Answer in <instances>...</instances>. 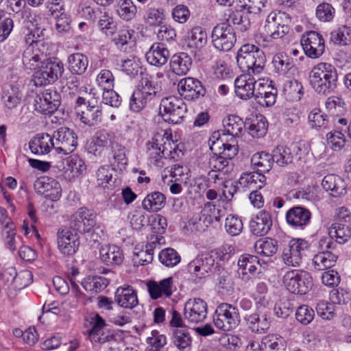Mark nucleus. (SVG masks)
<instances>
[{"label": "nucleus", "mask_w": 351, "mask_h": 351, "mask_svg": "<svg viewBox=\"0 0 351 351\" xmlns=\"http://www.w3.org/2000/svg\"><path fill=\"white\" fill-rule=\"evenodd\" d=\"M81 284L86 291L90 294H95L103 291L108 285L109 280L99 276H88Z\"/></svg>", "instance_id": "obj_40"}, {"label": "nucleus", "mask_w": 351, "mask_h": 351, "mask_svg": "<svg viewBox=\"0 0 351 351\" xmlns=\"http://www.w3.org/2000/svg\"><path fill=\"white\" fill-rule=\"evenodd\" d=\"M311 217V212L302 206H294L290 208L286 214L287 223L293 227L306 226L309 223Z\"/></svg>", "instance_id": "obj_29"}, {"label": "nucleus", "mask_w": 351, "mask_h": 351, "mask_svg": "<svg viewBox=\"0 0 351 351\" xmlns=\"http://www.w3.org/2000/svg\"><path fill=\"white\" fill-rule=\"evenodd\" d=\"M172 342L180 351H189L192 338L187 328L172 329Z\"/></svg>", "instance_id": "obj_38"}, {"label": "nucleus", "mask_w": 351, "mask_h": 351, "mask_svg": "<svg viewBox=\"0 0 351 351\" xmlns=\"http://www.w3.org/2000/svg\"><path fill=\"white\" fill-rule=\"evenodd\" d=\"M80 120L89 126H94L101 120V110L97 99H89L86 109L82 111Z\"/></svg>", "instance_id": "obj_31"}, {"label": "nucleus", "mask_w": 351, "mask_h": 351, "mask_svg": "<svg viewBox=\"0 0 351 351\" xmlns=\"http://www.w3.org/2000/svg\"><path fill=\"white\" fill-rule=\"evenodd\" d=\"M308 247V243L303 239H291L285 247L282 258L287 266H300L304 251Z\"/></svg>", "instance_id": "obj_14"}, {"label": "nucleus", "mask_w": 351, "mask_h": 351, "mask_svg": "<svg viewBox=\"0 0 351 351\" xmlns=\"http://www.w3.org/2000/svg\"><path fill=\"white\" fill-rule=\"evenodd\" d=\"M308 122L311 128L317 130L327 129L330 123L328 117L319 108H314L310 112Z\"/></svg>", "instance_id": "obj_44"}, {"label": "nucleus", "mask_w": 351, "mask_h": 351, "mask_svg": "<svg viewBox=\"0 0 351 351\" xmlns=\"http://www.w3.org/2000/svg\"><path fill=\"white\" fill-rule=\"evenodd\" d=\"M154 102V101L149 97V94L136 88L130 98V108L134 112H139Z\"/></svg>", "instance_id": "obj_41"}, {"label": "nucleus", "mask_w": 351, "mask_h": 351, "mask_svg": "<svg viewBox=\"0 0 351 351\" xmlns=\"http://www.w3.org/2000/svg\"><path fill=\"white\" fill-rule=\"evenodd\" d=\"M213 322L215 325L224 331H229L237 327L240 322L239 310L227 303H222L215 310Z\"/></svg>", "instance_id": "obj_7"}, {"label": "nucleus", "mask_w": 351, "mask_h": 351, "mask_svg": "<svg viewBox=\"0 0 351 351\" xmlns=\"http://www.w3.org/2000/svg\"><path fill=\"white\" fill-rule=\"evenodd\" d=\"M325 106L329 112L337 114H343L348 109L345 101L339 97H328L326 101Z\"/></svg>", "instance_id": "obj_57"}, {"label": "nucleus", "mask_w": 351, "mask_h": 351, "mask_svg": "<svg viewBox=\"0 0 351 351\" xmlns=\"http://www.w3.org/2000/svg\"><path fill=\"white\" fill-rule=\"evenodd\" d=\"M308 78L312 88L318 94L328 95L337 88V72L331 64H316L309 73Z\"/></svg>", "instance_id": "obj_2"}, {"label": "nucleus", "mask_w": 351, "mask_h": 351, "mask_svg": "<svg viewBox=\"0 0 351 351\" xmlns=\"http://www.w3.org/2000/svg\"><path fill=\"white\" fill-rule=\"evenodd\" d=\"M165 197L160 192L148 194L143 200V208L150 212H157L165 205Z\"/></svg>", "instance_id": "obj_43"}, {"label": "nucleus", "mask_w": 351, "mask_h": 351, "mask_svg": "<svg viewBox=\"0 0 351 351\" xmlns=\"http://www.w3.org/2000/svg\"><path fill=\"white\" fill-rule=\"evenodd\" d=\"M315 316L314 311L307 305L299 306L295 312V318L303 325L310 324Z\"/></svg>", "instance_id": "obj_64"}, {"label": "nucleus", "mask_w": 351, "mask_h": 351, "mask_svg": "<svg viewBox=\"0 0 351 351\" xmlns=\"http://www.w3.org/2000/svg\"><path fill=\"white\" fill-rule=\"evenodd\" d=\"M272 226V219L270 214L261 210L250 222V232L256 236H263L268 233Z\"/></svg>", "instance_id": "obj_24"}, {"label": "nucleus", "mask_w": 351, "mask_h": 351, "mask_svg": "<svg viewBox=\"0 0 351 351\" xmlns=\"http://www.w3.org/2000/svg\"><path fill=\"white\" fill-rule=\"evenodd\" d=\"M60 95L54 88H48L37 95L34 99V110L43 114H51L60 105Z\"/></svg>", "instance_id": "obj_12"}, {"label": "nucleus", "mask_w": 351, "mask_h": 351, "mask_svg": "<svg viewBox=\"0 0 351 351\" xmlns=\"http://www.w3.org/2000/svg\"><path fill=\"white\" fill-rule=\"evenodd\" d=\"M137 8L132 0H119L117 13L125 21L132 19L136 13Z\"/></svg>", "instance_id": "obj_55"}, {"label": "nucleus", "mask_w": 351, "mask_h": 351, "mask_svg": "<svg viewBox=\"0 0 351 351\" xmlns=\"http://www.w3.org/2000/svg\"><path fill=\"white\" fill-rule=\"evenodd\" d=\"M291 18L285 12H271L266 19L264 33L272 39L284 37L289 32Z\"/></svg>", "instance_id": "obj_4"}, {"label": "nucleus", "mask_w": 351, "mask_h": 351, "mask_svg": "<svg viewBox=\"0 0 351 351\" xmlns=\"http://www.w3.org/2000/svg\"><path fill=\"white\" fill-rule=\"evenodd\" d=\"M274 162H276L279 166H284L292 162L293 155L291 149L282 146L277 147L273 151Z\"/></svg>", "instance_id": "obj_56"}, {"label": "nucleus", "mask_w": 351, "mask_h": 351, "mask_svg": "<svg viewBox=\"0 0 351 351\" xmlns=\"http://www.w3.org/2000/svg\"><path fill=\"white\" fill-rule=\"evenodd\" d=\"M213 45L219 51L230 50L236 42V36L233 27L227 23L216 25L212 32Z\"/></svg>", "instance_id": "obj_10"}, {"label": "nucleus", "mask_w": 351, "mask_h": 351, "mask_svg": "<svg viewBox=\"0 0 351 351\" xmlns=\"http://www.w3.org/2000/svg\"><path fill=\"white\" fill-rule=\"evenodd\" d=\"M115 301L120 306L130 309L135 307L138 303L136 292L129 285H124L117 289Z\"/></svg>", "instance_id": "obj_28"}, {"label": "nucleus", "mask_w": 351, "mask_h": 351, "mask_svg": "<svg viewBox=\"0 0 351 351\" xmlns=\"http://www.w3.org/2000/svg\"><path fill=\"white\" fill-rule=\"evenodd\" d=\"M171 145V142L168 138H164L161 136H156L152 138L151 141L147 143V149L149 158L151 162L155 165H158L160 160L166 157V145Z\"/></svg>", "instance_id": "obj_21"}, {"label": "nucleus", "mask_w": 351, "mask_h": 351, "mask_svg": "<svg viewBox=\"0 0 351 351\" xmlns=\"http://www.w3.org/2000/svg\"><path fill=\"white\" fill-rule=\"evenodd\" d=\"M169 64L173 73L178 75H183L189 71L192 60L187 53H178L171 58Z\"/></svg>", "instance_id": "obj_35"}, {"label": "nucleus", "mask_w": 351, "mask_h": 351, "mask_svg": "<svg viewBox=\"0 0 351 351\" xmlns=\"http://www.w3.org/2000/svg\"><path fill=\"white\" fill-rule=\"evenodd\" d=\"M34 186L38 193L43 194L51 201L60 199L62 193L60 184L52 178L44 177L36 181Z\"/></svg>", "instance_id": "obj_20"}, {"label": "nucleus", "mask_w": 351, "mask_h": 351, "mask_svg": "<svg viewBox=\"0 0 351 351\" xmlns=\"http://www.w3.org/2000/svg\"><path fill=\"white\" fill-rule=\"evenodd\" d=\"M329 239L321 240V248L335 249L336 243L332 241L335 239L338 243H344L351 237V223H334L328 229Z\"/></svg>", "instance_id": "obj_13"}, {"label": "nucleus", "mask_w": 351, "mask_h": 351, "mask_svg": "<svg viewBox=\"0 0 351 351\" xmlns=\"http://www.w3.org/2000/svg\"><path fill=\"white\" fill-rule=\"evenodd\" d=\"M206 43L207 34L206 31L202 27H194L189 35V47L200 50Z\"/></svg>", "instance_id": "obj_51"}, {"label": "nucleus", "mask_w": 351, "mask_h": 351, "mask_svg": "<svg viewBox=\"0 0 351 351\" xmlns=\"http://www.w3.org/2000/svg\"><path fill=\"white\" fill-rule=\"evenodd\" d=\"M283 90L292 101H299L304 93L302 85L296 80L287 81L284 85Z\"/></svg>", "instance_id": "obj_54"}, {"label": "nucleus", "mask_w": 351, "mask_h": 351, "mask_svg": "<svg viewBox=\"0 0 351 351\" xmlns=\"http://www.w3.org/2000/svg\"><path fill=\"white\" fill-rule=\"evenodd\" d=\"M304 53L311 58H317L324 51V40L321 34L315 31L304 33L300 40Z\"/></svg>", "instance_id": "obj_15"}, {"label": "nucleus", "mask_w": 351, "mask_h": 351, "mask_svg": "<svg viewBox=\"0 0 351 351\" xmlns=\"http://www.w3.org/2000/svg\"><path fill=\"white\" fill-rule=\"evenodd\" d=\"M237 62L244 73L234 80L236 95L245 100L255 97V76L261 73L265 66V52L256 45H243L237 52Z\"/></svg>", "instance_id": "obj_1"}, {"label": "nucleus", "mask_w": 351, "mask_h": 351, "mask_svg": "<svg viewBox=\"0 0 351 351\" xmlns=\"http://www.w3.org/2000/svg\"><path fill=\"white\" fill-rule=\"evenodd\" d=\"M254 249L258 254L271 257L278 251V242L271 238L258 240L254 244Z\"/></svg>", "instance_id": "obj_47"}, {"label": "nucleus", "mask_w": 351, "mask_h": 351, "mask_svg": "<svg viewBox=\"0 0 351 351\" xmlns=\"http://www.w3.org/2000/svg\"><path fill=\"white\" fill-rule=\"evenodd\" d=\"M96 224V214L84 207L79 208L70 219V228L82 234H92Z\"/></svg>", "instance_id": "obj_8"}, {"label": "nucleus", "mask_w": 351, "mask_h": 351, "mask_svg": "<svg viewBox=\"0 0 351 351\" xmlns=\"http://www.w3.org/2000/svg\"><path fill=\"white\" fill-rule=\"evenodd\" d=\"M213 221V216L205 215L204 213L194 214L188 221L191 231L204 232Z\"/></svg>", "instance_id": "obj_45"}, {"label": "nucleus", "mask_w": 351, "mask_h": 351, "mask_svg": "<svg viewBox=\"0 0 351 351\" xmlns=\"http://www.w3.org/2000/svg\"><path fill=\"white\" fill-rule=\"evenodd\" d=\"M273 64L280 74H285L293 67V63L289 58L284 54L278 53L274 56Z\"/></svg>", "instance_id": "obj_63"}, {"label": "nucleus", "mask_w": 351, "mask_h": 351, "mask_svg": "<svg viewBox=\"0 0 351 351\" xmlns=\"http://www.w3.org/2000/svg\"><path fill=\"white\" fill-rule=\"evenodd\" d=\"M283 283L289 292L300 295L307 293L313 287L311 274L299 269L287 271L283 277Z\"/></svg>", "instance_id": "obj_5"}, {"label": "nucleus", "mask_w": 351, "mask_h": 351, "mask_svg": "<svg viewBox=\"0 0 351 351\" xmlns=\"http://www.w3.org/2000/svg\"><path fill=\"white\" fill-rule=\"evenodd\" d=\"M1 99L8 109L16 108L21 99L19 88L12 86H5L3 90Z\"/></svg>", "instance_id": "obj_48"}, {"label": "nucleus", "mask_w": 351, "mask_h": 351, "mask_svg": "<svg viewBox=\"0 0 351 351\" xmlns=\"http://www.w3.org/2000/svg\"><path fill=\"white\" fill-rule=\"evenodd\" d=\"M251 161L260 172H269L274 162L273 155L265 152L254 154Z\"/></svg>", "instance_id": "obj_50"}, {"label": "nucleus", "mask_w": 351, "mask_h": 351, "mask_svg": "<svg viewBox=\"0 0 351 351\" xmlns=\"http://www.w3.org/2000/svg\"><path fill=\"white\" fill-rule=\"evenodd\" d=\"M259 264V258L256 256L243 254L238 261V277L244 282L250 280L251 274L256 270V265Z\"/></svg>", "instance_id": "obj_25"}, {"label": "nucleus", "mask_w": 351, "mask_h": 351, "mask_svg": "<svg viewBox=\"0 0 351 351\" xmlns=\"http://www.w3.org/2000/svg\"><path fill=\"white\" fill-rule=\"evenodd\" d=\"M225 137L221 136L219 132H214L212 134L210 141H212L210 145V149L217 151V149H221L223 148L222 152L220 155L224 156L231 161V159L237 154L238 149L234 145L228 143H225Z\"/></svg>", "instance_id": "obj_32"}, {"label": "nucleus", "mask_w": 351, "mask_h": 351, "mask_svg": "<svg viewBox=\"0 0 351 351\" xmlns=\"http://www.w3.org/2000/svg\"><path fill=\"white\" fill-rule=\"evenodd\" d=\"M116 137L112 132H109L106 130H102L96 134L92 138L91 144L93 145V149L96 155V152H100V149L104 147H110L111 148L112 144L115 143Z\"/></svg>", "instance_id": "obj_42"}, {"label": "nucleus", "mask_w": 351, "mask_h": 351, "mask_svg": "<svg viewBox=\"0 0 351 351\" xmlns=\"http://www.w3.org/2000/svg\"><path fill=\"white\" fill-rule=\"evenodd\" d=\"M248 328L256 332H261L270 326L269 317L265 313L256 312L247 315L245 317Z\"/></svg>", "instance_id": "obj_36"}, {"label": "nucleus", "mask_w": 351, "mask_h": 351, "mask_svg": "<svg viewBox=\"0 0 351 351\" xmlns=\"http://www.w3.org/2000/svg\"><path fill=\"white\" fill-rule=\"evenodd\" d=\"M42 45L39 42L33 40L25 49L23 53V64L30 70L36 69L38 66L45 62V54L40 48Z\"/></svg>", "instance_id": "obj_19"}, {"label": "nucleus", "mask_w": 351, "mask_h": 351, "mask_svg": "<svg viewBox=\"0 0 351 351\" xmlns=\"http://www.w3.org/2000/svg\"><path fill=\"white\" fill-rule=\"evenodd\" d=\"M113 171L114 169L108 165L99 167L96 173L97 184L103 188L112 186V184L110 182Z\"/></svg>", "instance_id": "obj_59"}, {"label": "nucleus", "mask_w": 351, "mask_h": 351, "mask_svg": "<svg viewBox=\"0 0 351 351\" xmlns=\"http://www.w3.org/2000/svg\"><path fill=\"white\" fill-rule=\"evenodd\" d=\"M207 313V304L200 298L190 299L185 304L184 316L189 323L198 324L204 321Z\"/></svg>", "instance_id": "obj_16"}, {"label": "nucleus", "mask_w": 351, "mask_h": 351, "mask_svg": "<svg viewBox=\"0 0 351 351\" xmlns=\"http://www.w3.org/2000/svg\"><path fill=\"white\" fill-rule=\"evenodd\" d=\"M322 185L326 191H330L333 197H339L346 193V183L339 176L329 174L322 180Z\"/></svg>", "instance_id": "obj_30"}, {"label": "nucleus", "mask_w": 351, "mask_h": 351, "mask_svg": "<svg viewBox=\"0 0 351 351\" xmlns=\"http://www.w3.org/2000/svg\"><path fill=\"white\" fill-rule=\"evenodd\" d=\"M248 14L251 13L241 5V9L232 12L229 16L228 21L238 25L240 31L245 32L250 28L251 25Z\"/></svg>", "instance_id": "obj_46"}, {"label": "nucleus", "mask_w": 351, "mask_h": 351, "mask_svg": "<svg viewBox=\"0 0 351 351\" xmlns=\"http://www.w3.org/2000/svg\"><path fill=\"white\" fill-rule=\"evenodd\" d=\"M159 110L165 121L178 124L182 121L187 109L186 104L181 99L169 97L161 100Z\"/></svg>", "instance_id": "obj_6"}, {"label": "nucleus", "mask_w": 351, "mask_h": 351, "mask_svg": "<svg viewBox=\"0 0 351 351\" xmlns=\"http://www.w3.org/2000/svg\"><path fill=\"white\" fill-rule=\"evenodd\" d=\"M335 14V9L328 3H319L315 10L316 18L322 22L331 21Z\"/></svg>", "instance_id": "obj_58"}, {"label": "nucleus", "mask_w": 351, "mask_h": 351, "mask_svg": "<svg viewBox=\"0 0 351 351\" xmlns=\"http://www.w3.org/2000/svg\"><path fill=\"white\" fill-rule=\"evenodd\" d=\"M62 62L56 58L47 59L32 77V81L36 86H45L55 82L64 72Z\"/></svg>", "instance_id": "obj_3"}, {"label": "nucleus", "mask_w": 351, "mask_h": 351, "mask_svg": "<svg viewBox=\"0 0 351 351\" xmlns=\"http://www.w3.org/2000/svg\"><path fill=\"white\" fill-rule=\"evenodd\" d=\"M178 90L180 95L187 100L197 99L206 93L201 82L193 77H186L180 80Z\"/></svg>", "instance_id": "obj_17"}, {"label": "nucleus", "mask_w": 351, "mask_h": 351, "mask_svg": "<svg viewBox=\"0 0 351 351\" xmlns=\"http://www.w3.org/2000/svg\"><path fill=\"white\" fill-rule=\"evenodd\" d=\"M211 171L209 176L213 179H222V175H228L233 170L232 162L225 158L224 156L215 154L212 156L208 162Z\"/></svg>", "instance_id": "obj_22"}, {"label": "nucleus", "mask_w": 351, "mask_h": 351, "mask_svg": "<svg viewBox=\"0 0 351 351\" xmlns=\"http://www.w3.org/2000/svg\"><path fill=\"white\" fill-rule=\"evenodd\" d=\"M267 126L268 124L266 119L261 116L252 120L247 128L248 132L252 137L261 138L265 135Z\"/></svg>", "instance_id": "obj_53"}, {"label": "nucleus", "mask_w": 351, "mask_h": 351, "mask_svg": "<svg viewBox=\"0 0 351 351\" xmlns=\"http://www.w3.org/2000/svg\"><path fill=\"white\" fill-rule=\"evenodd\" d=\"M101 260L106 265H119L123 261V254L121 248L114 245H105L100 247Z\"/></svg>", "instance_id": "obj_33"}, {"label": "nucleus", "mask_w": 351, "mask_h": 351, "mask_svg": "<svg viewBox=\"0 0 351 351\" xmlns=\"http://www.w3.org/2000/svg\"><path fill=\"white\" fill-rule=\"evenodd\" d=\"M224 130L221 132V136L226 137V134L234 137L242 135L243 129L245 128V123L237 115H230L223 121Z\"/></svg>", "instance_id": "obj_34"}, {"label": "nucleus", "mask_w": 351, "mask_h": 351, "mask_svg": "<svg viewBox=\"0 0 351 351\" xmlns=\"http://www.w3.org/2000/svg\"><path fill=\"white\" fill-rule=\"evenodd\" d=\"M180 256L172 248H167L159 254L160 261L166 267H174L180 262Z\"/></svg>", "instance_id": "obj_60"}, {"label": "nucleus", "mask_w": 351, "mask_h": 351, "mask_svg": "<svg viewBox=\"0 0 351 351\" xmlns=\"http://www.w3.org/2000/svg\"><path fill=\"white\" fill-rule=\"evenodd\" d=\"M323 251L315 254L313 258V265L317 270H325L333 267L337 259V255L328 249L324 248Z\"/></svg>", "instance_id": "obj_37"}, {"label": "nucleus", "mask_w": 351, "mask_h": 351, "mask_svg": "<svg viewBox=\"0 0 351 351\" xmlns=\"http://www.w3.org/2000/svg\"><path fill=\"white\" fill-rule=\"evenodd\" d=\"M128 219L133 229L141 230L149 223V218L144 212L135 210L129 214Z\"/></svg>", "instance_id": "obj_61"}, {"label": "nucleus", "mask_w": 351, "mask_h": 351, "mask_svg": "<svg viewBox=\"0 0 351 351\" xmlns=\"http://www.w3.org/2000/svg\"><path fill=\"white\" fill-rule=\"evenodd\" d=\"M225 228L230 235L237 236L243 230V222L238 217L230 215L226 219Z\"/></svg>", "instance_id": "obj_62"}, {"label": "nucleus", "mask_w": 351, "mask_h": 351, "mask_svg": "<svg viewBox=\"0 0 351 351\" xmlns=\"http://www.w3.org/2000/svg\"><path fill=\"white\" fill-rule=\"evenodd\" d=\"M265 351H285L287 343L280 335L269 334L262 339Z\"/></svg>", "instance_id": "obj_49"}, {"label": "nucleus", "mask_w": 351, "mask_h": 351, "mask_svg": "<svg viewBox=\"0 0 351 351\" xmlns=\"http://www.w3.org/2000/svg\"><path fill=\"white\" fill-rule=\"evenodd\" d=\"M79 246L80 240L77 234L68 230L58 232V247L62 254L71 256L75 254Z\"/></svg>", "instance_id": "obj_18"}, {"label": "nucleus", "mask_w": 351, "mask_h": 351, "mask_svg": "<svg viewBox=\"0 0 351 351\" xmlns=\"http://www.w3.org/2000/svg\"><path fill=\"white\" fill-rule=\"evenodd\" d=\"M169 56L170 53L168 49L164 44L159 43H154L145 54L147 62L158 67L165 65Z\"/></svg>", "instance_id": "obj_23"}, {"label": "nucleus", "mask_w": 351, "mask_h": 351, "mask_svg": "<svg viewBox=\"0 0 351 351\" xmlns=\"http://www.w3.org/2000/svg\"><path fill=\"white\" fill-rule=\"evenodd\" d=\"M53 149L58 154L67 155L72 153L77 145V136L73 130L62 127L52 136Z\"/></svg>", "instance_id": "obj_9"}, {"label": "nucleus", "mask_w": 351, "mask_h": 351, "mask_svg": "<svg viewBox=\"0 0 351 351\" xmlns=\"http://www.w3.org/2000/svg\"><path fill=\"white\" fill-rule=\"evenodd\" d=\"M147 287L152 299L156 300L163 296L169 298L172 294L173 278L169 277L160 280L159 282L150 280L147 282Z\"/></svg>", "instance_id": "obj_27"}, {"label": "nucleus", "mask_w": 351, "mask_h": 351, "mask_svg": "<svg viewBox=\"0 0 351 351\" xmlns=\"http://www.w3.org/2000/svg\"><path fill=\"white\" fill-rule=\"evenodd\" d=\"M276 95L277 89L273 86H267V90L264 92L261 90L256 92L255 100L263 106L269 107L275 104Z\"/></svg>", "instance_id": "obj_52"}, {"label": "nucleus", "mask_w": 351, "mask_h": 351, "mask_svg": "<svg viewBox=\"0 0 351 351\" xmlns=\"http://www.w3.org/2000/svg\"><path fill=\"white\" fill-rule=\"evenodd\" d=\"M68 69L73 75H81L85 73L88 64V58L81 53H75L67 58Z\"/></svg>", "instance_id": "obj_39"}, {"label": "nucleus", "mask_w": 351, "mask_h": 351, "mask_svg": "<svg viewBox=\"0 0 351 351\" xmlns=\"http://www.w3.org/2000/svg\"><path fill=\"white\" fill-rule=\"evenodd\" d=\"M53 145L52 136L47 133L38 134L29 142L30 151L36 155L48 154Z\"/></svg>", "instance_id": "obj_26"}, {"label": "nucleus", "mask_w": 351, "mask_h": 351, "mask_svg": "<svg viewBox=\"0 0 351 351\" xmlns=\"http://www.w3.org/2000/svg\"><path fill=\"white\" fill-rule=\"evenodd\" d=\"M217 263L210 253L198 255L188 264L189 272L196 278L202 279L215 272Z\"/></svg>", "instance_id": "obj_11"}]
</instances>
